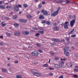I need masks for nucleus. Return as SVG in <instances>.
<instances>
[{"instance_id":"46","label":"nucleus","mask_w":78,"mask_h":78,"mask_svg":"<svg viewBox=\"0 0 78 78\" xmlns=\"http://www.w3.org/2000/svg\"><path fill=\"white\" fill-rule=\"evenodd\" d=\"M73 70L74 71V72H78V69H74Z\"/></svg>"},{"instance_id":"10","label":"nucleus","mask_w":78,"mask_h":78,"mask_svg":"<svg viewBox=\"0 0 78 78\" xmlns=\"http://www.w3.org/2000/svg\"><path fill=\"white\" fill-rule=\"evenodd\" d=\"M53 29L54 31H59V28L58 27H54L53 28Z\"/></svg>"},{"instance_id":"9","label":"nucleus","mask_w":78,"mask_h":78,"mask_svg":"<svg viewBox=\"0 0 78 78\" xmlns=\"http://www.w3.org/2000/svg\"><path fill=\"white\" fill-rule=\"evenodd\" d=\"M22 33L24 35H28V34H30V33H29V32H26L25 31H23Z\"/></svg>"},{"instance_id":"3","label":"nucleus","mask_w":78,"mask_h":78,"mask_svg":"<svg viewBox=\"0 0 78 78\" xmlns=\"http://www.w3.org/2000/svg\"><path fill=\"white\" fill-rule=\"evenodd\" d=\"M75 23V20H73L70 22V25L71 27H73Z\"/></svg>"},{"instance_id":"4","label":"nucleus","mask_w":78,"mask_h":78,"mask_svg":"<svg viewBox=\"0 0 78 78\" xmlns=\"http://www.w3.org/2000/svg\"><path fill=\"white\" fill-rule=\"evenodd\" d=\"M68 22L66 21L65 22V23H64V28H65V29H67V28H68V26L69 25H67L68 24Z\"/></svg>"},{"instance_id":"42","label":"nucleus","mask_w":78,"mask_h":78,"mask_svg":"<svg viewBox=\"0 0 78 78\" xmlns=\"http://www.w3.org/2000/svg\"><path fill=\"white\" fill-rule=\"evenodd\" d=\"M64 62H61L60 63H59V64H61L62 65V64H64Z\"/></svg>"},{"instance_id":"7","label":"nucleus","mask_w":78,"mask_h":78,"mask_svg":"<svg viewBox=\"0 0 78 78\" xmlns=\"http://www.w3.org/2000/svg\"><path fill=\"white\" fill-rule=\"evenodd\" d=\"M64 52V54L65 56L66 57H69L70 56V55L69 54V52L67 51H66Z\"/></svg>"},{"instance_id":"60","label":"nucleus","mask_w":78,"mask_h":78,"mask_svg":"<svg viewBox=\"0 0 78 78\" xmlns=\"http://www.w3.org/2000/svg\"><path fill=\"white\" fill-rule=\"evenodd\" d=\"M45 4V2L44 1H43L42 2V4H43V5H44Z\"/></svg>"},{"instance_id":"53","label":"nucleus","mask_w":78,"mask_h":78,"mask_svg":"<svg viewBox=\"0 0 78 78\" xmlns=\"http://www.w3.org/2000/svg\"><path fill=\"white\" fill-rule=\"evenodd\" d=\"M53 26H56V25H57V23H55L53 24Z\"/></svg>"},{"instance_id":"59","label":"nucleus","mask_w":78,"mask_h":78,"mask_svg":"<svg viewBox=\"0 0 78 78\" xmlns=\"http://www.w3.org/2000/svg\"><path fill=\"white\" fill-rule=\"evenodd\" d=\"M65 41L64 40H61V42H64Z\"/></svg>"},{"instance_id":"22","label":"nucleus","mask_w":78,"mask_h":78,"mask_svg":"<svg viewBox=\"0 0 78 78\" xmlns=\"http://www.w3.org/2000/svg\"><path fill=\"white\" fill-rule=\"evenodd\" d=\"M0 8L4 9H5V6L3 5H0Z\"/></svg>"},{"instance_id":"14","label":"nucleus","mask_w":78,"mask_h":78,"mask_svg":"<svg viewBox=\"0 0 78 78\" xmlns=\"http://www.w3.org/2000/svg\"><path fill=\"white\" fill-rule=\"evenodd\" d=\"M39 19L40 20H42L44 19V16L43 15H40L39 17Z\"/></svg>"},{"instance_id":"61","label":"nucleus","mask_w":78,"mask_h":78,"mask_svg":"<svg viewBox=\"0 0 78 78\" xmlns=\"http://www.w3.org/2000/svg\"><path fill=\"white\" fill-rule=\"evenodd\" d=\"M0 38H1V39H2V38H3V36H2V35L0 36Z\"/></svg>"},{"instance_id":"17","label":"nucleus","mask_w":78,"mask_h":78,"mask_svg":"<svg viewBox=\"0 0 78 78\" xmlns=\"http://www.w3.org/2000/svg\"><path fill=\"white\" fill-rule=\"evenodd\" d=\"M17 78H22V75H17L16 76Z\"/></svg>"},{"instance_id":"20","label":"nucleus","mask_w":78,"mask_h":78,"mask_svg":"<svg viewBox=\"0 0 78 78\" xmlns=\"http://www.w3.org/2000/svg\"><path fill=\"white\" fill-rule=\"evenodd\" d=\"M50 55L51 56H54L55 55V53H54L53 52L51 51L50 52Z\"/></svg>"},{"instance_id":"63","label":"nucleus","mask_w":78,"mask_h":78,"mask_svg":"<svg viewBox=\"0 0 78 78\" xmlns=\"http://www.w3.org/2000/svg\"><path fill=\"white\" fill-rule=\"evenodd\" d=\"M6 19H7V20H9V17H7L6 18Z\"/></svg>"},{"instance_id":"6","label":"nucleus","mask_w":78,"mask_h":78,"mask_svg":"<svg viewBox=\"0 0 78 78\" xmlns=\"http://www.w3.org/2000/svg\"><path fill=\"white\" fill-rule=\"evenodd\" d=\"M58 12L57 11H55L53 13L51 14V16H53L55 17V16H56V15H58Z\"/></svg>"},{"instance_id":"37","label":"nucleus","mask_w":78,"mask_h":78,"mask_svg":"<svg viewBox=\"0 0 78 78\" xmlns=\"http://www.w3.org/2000/svg\"><path fill=\"white\" fill-rule=\"evenodd\" d=\"M49 75L50 76H52L53 75V73H50L49 74Z\"/></svg>"},{"instance_id":"26","label":"nucleus","mask_w":78,"mask_h":78,"mask_svg":"<svg viewBox=\"0 0 78 78\" xmlns=\"http://www.w3.org/2000/svg\"><path fill=\"white\" fill-rule=\"evenodd\" d=\"M70 64H71V63L69 62V63H66V66H68V67H70Z\"/></svg>"},{"instance_id":"28","label":"nucleus","mask_w":78,"mask_h":78,"mask_svg":"<svg viewBox=\"0 0 78 78\" xmlns=\"http://www.w3.org/2000/svg\"><path fill=\"white\" fill-rule=\"evenodd\" d=\"M39 55V53L37 52L36 51H35V55H34V56H38Z\"/></svg>"},{"instance_id":"36","label":"nucleus","mask_w":78,"mask_h":78,"mask_svg":"<svg viewBox=\"0 0 78 78\" xmlns=\"http://www.w3.org/2000/svg\"><path fill=\"white\" fill-rule=\"evenodd\" d=\"M17 16H13V19H17Z\"/></svg>"},{"instance_id":"44","label":"nucleus","mask_w":78,"mask_h":78,"mask_svg":"<svg viewBox=\"0 0 78 78\" xmlns=\"http://www.w3.org/2000/svg\"><path fill=\"white\" fill-rule=\"evenodd\" d=\"M48 69L49 70H54V68H51V67H49L48 68Z\"/></svg>"},{"instance_id":"50","label":"nucleus","mask_w":78,"mask_h":78,"mask_svg":"<svg viewBox=\"0 0 78 78\" xmlns=\"http://www.w3.org/2000/svg\"><path fill=\"white\" fill-rule=\"evenodd\" d=\"M72 37H76V35H71Z\"/></svg>"},{"instance_id":"57","label":"nucleus","mask_w":78,"mask_h":78,"mask_svg":"<svg viewBox=\"0 0 78 78\" xmlns=\"http://www.w3.org/2000/svg\"><path fill=\"white\" fill-rule=\"evenodd\" d=\"M52 41H56V39L55 38H52Z\"/></svg>"},{"instance_id":"43","label":"nucleus","mask_w":78,"mask_h":78,"mask_svg":"<svg viewBox=\"0 0 78 78\" xmlns=\"http://www.w3.org/2000/svg\"><path fill=\"white\" fill-rule=\"evenodd\" d=\"M38 32L39 33H41V34H43V33H44V31H38Z\"/></svg>"},{"instance_id":"21","label":"nucleus","mask_w":78,"mask_h":78,"mask_svg":"<svg viewBox=\"0 0 78 78\" xmlns=\"http://www.w3.org/2000/svg\"><path fill=\"white\" fill-rule=\"evenodd\" d=\"M27 19H31V18L32 17V16L30 15H28L27 16Z\"/></svg>"},{"instance_id":"5","label":"nucleus","mask_w":78,"mask_h":78,"mask_svg":"<svg viewBox=\"0 0 78 78\" xmlns=\"http://www.w3.org/2000/svg\"><path fill=\"white\" fill-rule=\"evenodd\" d=\"M14 10L15 11H19V8L18 7V5H16L14 7Z\"/></svg>"},{"instance_id":"64","label":"nucleus","mask_w":78,"mask_h":78,"mask_svg":"<svg viewBox=\"0 0 78 78\" xmlns=\"http://www.w3.org/2000/svg\"><path fill=\"white\" fill-rule=\"evenodd\" d=\"M63 61H66V59L65 58H63Z\"/></svg>"},{"instance_id":"12","label":"nucleus","mask_w":78,"mask_h":78,"mask_svg":"<svg viewBox=\"0 0 78 78\" xmlns=\"http://www.w3.org/2000/svg\"><path fill=\"white\" fill-rule=\"evenodd\" d=\"M33 74L34 75H35L36 76H40L41 75V74L36 73H34Z\"/></svg>"},{"instance_id":"49","label":"nucleus","mask_w":78,"mask_h":78,"mask_svg":"<svg viewBox=\"0 0 78 78\" xmlns=\"http://www.w3.org/2000/svg\"><path fill=\"white\" fill-rule=\"evenodd\" d=\"M73 18V19H76V16L74 15Z\"/></svg>"},{"instance_id":"15","label":"nucleus","mask_w":78,"mask_h":78,"mask_svg":"<svg viewBox=\"0 0 78 78\" xmlns=\"http://www.w3.org/2000/svg\"><path fill=\"white\" fill-rule=\"evenodd\" d=\"M74 31H75V29H73L71 31L69 32L68 34H72V33L74 32Z\"/></svg>"},{"instance_id":"8","label":"nucleus","mask_w":78,"mask_h":78,"mask_svg":"<svg viewBox=\"0 0 78 78\" xmlns=\"http://www.w3.org/2000/svg\"><path fill=\"white\" fill-rule=\"evenodd\" d=\"M20 22H23V23H25L27 22V20H23L22 19L19 20Z\"/></svg>"},{"instance_id":"54","label":"nucleus","mask_w":78,"mask_h":78,"mask_svg":"<svg viewBox=\"0 0 78 78\" xmlns=\"http://www.w3.org/2000/svg\"><path fill=\"white\" fill-rule=\"evenodd\" d=\"M39 33H37L35 34L36 36H39Z\"/></svg>"},{"instance_id":"55","label":"nucleus","mask_w":78,"mask_h":78,"mask_svg":"<svg viewBox=\"0 0 78 78\" xmlns=\"http://www.w3.org/2000/svg\"><path fill=\"white\" fill-rule=\"evenodd\" d=\"M69 2H70L69 0H66V3H69Z\"/></svg>"},{"instance_id":"39","label":"nucleus","mask_w":78,"mask_h":78,"mask_svg":"<svg viewBox=\"0 0 78 78\" xmlns=\"http://www.w3.org/2000/svg\"><path fill=\"white\" fill-rule=\"evenodd\" d=\"M73 76L74 78H78V75L76 74L73 75Z\"/></svg>"},{"instance_id":"16","label":"nucleus","mask_w":78,"mask_h":78,"mask_svg":"<svg viewBox=\"0 0 78 78\" xmlns=\"http://www.w3.org/2000/svg\"><path fill=\"white\" fill-rule=\"evenodd\" d=\"M69 49V48L68 47H65L63 48L64 52L67 51L66 50H68Z\"/></svg>"},{"instance_id":"33","label":"nucleus","mask_w":78,"mask_h":78,"mask_svg":"<svg viewBox=\"0 0 78 78\" xmlns=\"http://www.w3.org/2000/svg\"><path fill=\"white\" fill-rule=\"evenodd\" d=\"M38 52H39L40 53H43V51H42V50L41 49L38 50Z\"/></svg>"},{"instance_id":"2","label":"nucleus","mask_w":78,"mask_h":78,"mask_svg":"<svg viewBox=\"0 0 78 78\" xmlns=\"http://www.w3.org/2000/svg\"><path fill=\"white\" fill-rule=\"evenodd\" d=\"M54 67H55L56 69H60V68H61L62 65L61 64H59V65L56 64L55 65Z\"/></svg>"},{"instance_id":"30","label":"nucleus","mask_w":78,"mask_h":78,"mask_svg":"<svg viewBox=\"0 0 78 78\" xmlns=\"http://www.w3.org/2000/svg\"><path fill=\"white\" fill-rule=\"evenodd\" d=\"M36 51H34L32 52L31 53V55H33V56H34V55L35 54V53H36Z\"/></svg>"},{"instance_id":"32","label":"nucleus","mask_w":78,"mask_h":78,"mask_svg":"<svg viewBox=\"0 0 78 78\" xmlns=\"http://www.w3.org/2000/svg\"><path fill=\"white\" fill-rule=\"evenodd\" d=\"M6 34L7 36H11V34L9 33H8V32H6Z\"/></svg>"},{"instance_id":"31","label":"nucleus","mask_w":78,"mask_h":78,"mask_svg":"<svg viewBox=\"0 0 78 78\" xmlns=\"http://www.w3.org/2000/svg\"><path fill=\"white\" fill-rule=\"evenodd\" d=\"M2 70L3 72H5L6 71V69L5 68V69H2Z\"/></svg>"},{"instance_id":"38","label":"nucleus","mask_w":78,"mask_h":78,"mask_svg":"<svg viewBox=\"0 0 78 78\" xmlns=\"http://www.w3.org/2000/svg\"><path fill=\"white\" fill-rule=\"evenodd\" d=\"M41 7H42V4H40L38 5V8H41Z\"/></svg>"},{"instance_id":"25","label":"nucleus","mask_w":78,"mask_h":78,"mask_svg":"<svg viewBox=\"0 0 78 78\" xmlns=\"http://www.w3.org/2000/svg\"><path fill=\"white\" fill-rule=\"evenodd\" d=\"M1 24H2V27H5L6 26V23L3 24V22H2L1 23Z\"/></svg>"},{"instance_id":"47","label":"nucleus","mask_w":78,"mask_h":78,"mask_svg":"<svg viewBox=\"0 0 78 78\" xmlns=\"http://www.w3.org/2000/svg\"><path fill=\"white\" fill-rule=\"evenodd\" d=\"M68 17L69 19H71V18H72V16L71 15H69Z\"/></svg>"},{"instance_id":"24","label":"nucleus","mask_w":78,"mask_h":78,"mask_svg":"<svg viewBox=\"0 0 78 78\" xmlns=\"http://www.w3.org/2000/svg\"><path fill=\"white\" fill-rule=\"evenodd\" d=\"M14 26L15 27H19V24L18 23H15L14 24Z\"/></svg>"},{"instance_id":"52","label":"nucleus","mask_w":78,"mask_h":78,"mask_svg":"<svg viewBox=\"0 0 78 78\" xmlns=\"http://www.w3.org/2000/svg\"><path fill=\"white\" fill-rule=\"evenodd\" d=\"M33 29L34 30H37V27H34L33 28Z\"/></svg>"},{"instance_id":"23","label":"nucleus","mask_w":78,"mask_h":78,"mask_svg":"<svg viewBox=\"0 0 78 78\" xmlns=\"http://www.w3.org/2000/svg\"><path fill=\"white\" fill-rule=\"evenodd\" d=\"M23 7H24V8H27V7L28 6V5L26 4H23Z\"/></svg>"},{"instance_id":"58","label":"nucleus","mask_w":78,"mask_h":78,"mask_svg":"<svg viewBox=\"0 0 78 78\" xmlns=\"http://www.w3.org/2000/svg\"><path fill=\"white\" fill-rule=\"evenodd\" d=\"M3 3V1H0V5H2V4Z\"/></svg>"},{"instance_id":"51","label":"nucleus","mask_w":78,"mask_h":78,"mask_svg":"<svg viewBox=\"0 0 78 78\" xmlns=\"http://www.w3.org/2000/svg\"><path fill=\"white\" fill-rule=\"evenodd\" d=\"M18 7H19V8H22V5L19 4L18 6Z\"/></svg>"},{"instance_id":"13","label":"nucleus","mask_w":78,"mask_h":78,"mask_svg":"<svg viewBox=\"0 0 78 78\" xmlns=\"http://www.w3.org/2000/svg\"><path fill=\"white\" fill-rule=\"evenodd\" d=\"M14 34L16 36H20V32H15L14 33Z\"/></svg>"},{"instance_id":"1","label":"nucleus","mask_w":78,"mask_h":78,"mask_svg":"<svg viewBox=\"0 0 78 78\" xmlns=\"http://www.w3.org/2000/svg\"><path fill=\"white\" fill-rule=\"evenodd\" d=\"M41 11L42 13H43V15L45 16H47V15H50V13L48 12H47L46 11V10H45L44 9H42Z\"/></svg>"},{"instance_id":"48","label":"nucleus","mask_w":78,"mask_h":78,"mask_svg":"<svg viewBox=\"0 0 78 78\" xmlns=\"http://www.w3.org/2000/svg\"><path fill=\"white\" fill-rule=\"evenodd\" d=\"M55 41L56 42H59V40L58 39H56Z\"/></svg>"},{"instance_id":"34","label":"nucleus","mask_w":78,"mask_h":78,"mask_svg":"<svg viewBox=\"0 0 78 78\" xmlns=\"http://www.w3.org/2000/svg\"><path fill=\"white\" fill-rule=\"evenodd\" d=\"M0 45L1 46H4L5 45V44H4V43L3 42H1L0 43Z\"/></svg>"},{"instance_id":"35","label":"nucleus","mask_w":78,"mask_h":78,"mask_svg":"<svg viewBox=\"0 0 78 78\" xmlns=\"http://www.w3.org/2000/svg\"><path fill=\"white\" fill-rule=\"evenodd\" d=\"M41 23H46V21H45V20H42V21Z\"/></svg>"},{"instance_id":"56","label":"nucleus","mask_w":78,"mask_h":78,"mask_svg":"<svg viewBox=\"0 0 78 78\" xmlns=\"http://www.w3.org/2000/svg\"><path fill=\"white\" fill-rule=\"evenodd\" d=\"M55 60H58V59H59V58H58V57H55Z\"/></svg>"},{"instance_id":"18","label":"nucleus","mask_w":78,"mask_h":78,"mask_svg":"<svg viewBox=\"0 0 78 78\" xmlns=\"http://www.w3.org/2000/svg\"><path fill=\"white\" fill-rule=\"evenodd\" d=\"M46 23L47 25H51V23L50 22V21H46Z\"/></svg>"},{"instance_id":"19","label":"nucleus","mask_w":78,"mask_h":78,"mask_svg":"<svg viewBox=\"0 0 78 78\" xmlns=\"http://www.w3.org/2000/svg\"><path fill=\"white\" fill-rule=\"evenodd\" d=\"M12 8V6H6V8L7 9H10L11 8Z\"/></svg>"},{"instance_id":"45","label":"nucleus","mask_w":78,"mask_h":78,"mask_svg":"<svg viewBox=\"0 0 78 78\" xmlns=\"http://www.w3.org/2000/svg\"><path fill=\"white\" fill-rule=\"evenodd\" d=\"M19 63V62L17 60H15L14 62L15 64H18Z\"/></svg>"},{"instance_id":"27","label":"nucleus","mask_w":78,"mask_h":78,"mask_svg":"<svg viewBox=\"0 0 78 78\" xmlns=\"http://www.w3.org/2000/svg\"><path fill=\"white\" fill-rule=\"evenodd\" d=\"M43 66L44 67H47L48 66V65L47 64H45L43 65Z\"/></svg>"},{"instance_id":"11","label":"nucleus","mask_w":78,"mask_h":78,"mask_svg":"<svg viewBox=\"0 0 78 78\" xmlns=\"http://www.w3.org/2000/svg\"><path fill=\"white\" fill-rule=\"evenodd\" d=\"M64 2H64L62 0L58 1H57V3H62V5L66 4L64 3Z\"/></svg>"},{"instance_id":"62","label":"nucleus","mask_w":78,"mask_h":78,"mask_svg":"<svg viewBox=\"0 0 78 78\" xmlns=\"http://www.w3.org/2000/svg\"><path fill=\"white\" fill-rule=\"evenodd\" d=\"M61 25H62V27H63V25H64V23H62L61 24Z\"/></svg>"},{"instance_id":"40","label":"nucleus","mask_w":78,"mask_h":78,"mask_svg":"<svg viewBox=\"0 0 78 78\" xmlns=\"http://www.w3.org/2000/svg\"><path fill=\"white\" fill-rule=\"evenodd\" d=\"M36 45L37 46V47H41V45L40 44H36Z\"/></svg>"},{"instance_id":"29","label":"nucleus","mask_w":78,"mask_h":78,"mask_svg":"<svg viewBox=\"0 0 78 78\" xmlns=\"http://www.w3.org/2000/svg\"><path fill=\"white\" fill-rule=\"evenodd\" d=\"M66 40L68 42H70V39L69 37L66 38Z\"/></svg>"},{"instance_id":"41","label":"nucleus","mask_w":78,"mask_h":78,"mask_svg":"<svg viewBox=\"0 0 78 78\" xmlns=\"http://www.w3.org/2000/svg\"><path fill=\"white\" fill-rule=\"evenodd\" d=\"M60 9H61V8H60V7H59L57 10H56V11H57L58 12H59V10H60Z\"/></svg>"}]
</instances>
